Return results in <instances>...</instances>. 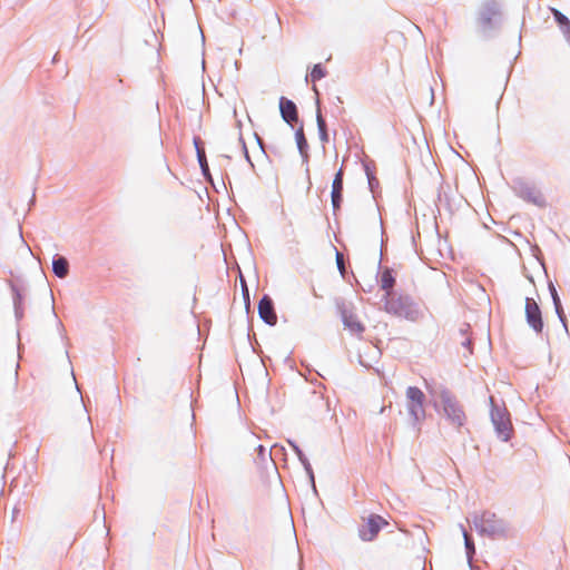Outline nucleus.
I'll use <instances>...</instances> for the list:
<instances>
[{"label":"nucleus","mask_w":570,"mask_h":570,"mask_svg":"<svg viewBox=\"0 0 570 570\" xmlns=\"http://www.w3.org/2000/svg\"><path fill=\"white\" fill-rule=\"evenodd\" d=\"M503 24L502 3L499 0H484L475 13V30L482 39H492Z\"/></svg>","instance_id":"f257e3e1"},{"label":"nucleus","mask_w":570,"mask_h":570,"mask_svg":"<svg viewBox=\"0 0 570 570\" xmlns=\"http://www.w3.org/2000/svg\"><path fill=\"white\" fill-rule=\"evenodd\" d=\"M406 410L415 425H420L426 416L424 402V393L416 386H410L406 389Z\"/></svg>","instance_id":"f03ea898"},{"label":"nucleus","mask_w":570,"mask_h":570,"mask_svg":"<svg viewBox=\"0 0 570 570\" xmlns=\"http://www.w3.org/2000/svg\"><path fill=\"white\" fill-rule=\"evenodd\" d=\"M440 404L442 406L443 413L454 426L461 428L464 424V411L450 393H440Z\"/></svg>","instance_id":"7ed1b4c3"},{"label":"nucleus","mask_w":570,"mask_h":570,"mask_svg":"<svg viewBox=\"0 0 570 570\" xmlns=\"http://www.w3.org/2000/svg\"><path fill=\"white\" fill-rule=\"evenodd\" d=\"M337 309L341 314L344 326L352 334H355L357 336L362 335V333L365 330V326L358 318L357 314L355 313L354 307L346 302H340L337 303Z\"/></svg>","instance_id":"20e7f679"},{"label":"nucleus","mask_w":570,"mask_h":570,"mask_svg":"<svg viewBox=\"0 0 570 570\" xmlns=\"http://www.w3.org/2000/svg\"><path fill=\"white\" fill-rule=\"evenodd\" d=\"M363 520L364 524L358 530V535L363 541H373L380 530L389 524V522L379 514H371Z\"/></svg>","instance_id":"39448f33"},{"label":"nucleus","mask_w":570,"mask_h":570,"mask_svg":"<svg viewBox=\"0 0 570 570\" xmlns=\"http://www.w3.org/2000/svg\"><path fill=\"white\" fill-rule=\"evenodd\" d=\"M525 317L528 324L537 332L541 333L543 330V321L541 309L533 298H525Z\"/></svg>","instance_id":"423d86ee"},{"label":"nucleus","mask_w":570,"mask_h":570,"mask_svg":"<svg viewBox=\"0 0 570 570\" xmlns=\"http://www.w3.org/2000/svg\"><path fill=\"white\" fill-rule=\"evenodd\" d=\"M491 417L498 434L503 441H508L511 432V422L508 413L505 411L493 410Z\"/></svg>","instance_id":"0eeeda50"},{"label":"nucleus","mask_w":570,"mask_h":570,"mask_svg":"<svg viewBox=\"0 0 570 570\" xmlns=\"http://www.w3.org/2000/svg\"><path fill=\"white\" fill-rule=\"evenodd\" d=\"M481 531L490 535L500 534L504 531V527L501 520L495 514L484 513L481 518Z\"/></svg>","instance_id":"6e6552de"},{"label":"nucleus","mask_w":570,"mask_h":570,"mask_svg":"<svg viewBox=\"0 0 570 570\" xmlns=\"http://www.w3.org/2000/svg\"><path fill=\"white\" fill-rule=\"evenodd\" d=\"M258 314L268 325H275L277 322V315L274 311L273 302L267 295H265L258 303Z\"/></svg>","instance_id":"1a4fd4ad"},{"label":"nucleus","mask_w":570,"mask_h":570,"mask_svg":"<svg viewBox=\"0 0 570 570\" xmlns=\"http://www.w3.org/2000/svg\"><path fill=\"white\" fill-rule=\"evenodd\" d=\"M331 198H332V205H333L334 210L340 209L341 203L343 199V170L342 169H340L336 173V175L333 179Z\"/></svg>","instance_id":"9d476101"},{"label":"nucleus","mask_w":570,"mask_h":570,"mask_svg":"<svg viewBox=\"0 0 570 570\" xmlns=\"http://www.w3.org/2000/svg\"><path fill=\"white\" fill-rule=\"evenodd\" d=\"M395 285V277L391 269H384L381 274V288L386 292V295H391V291Z\"/></svg>","instance_id":"9b49d317"},{"label":"nucleus","mask_w":570,"mask_h":570,"mask_svg":"<svg viewBox=\"0 0 570 570\" xmlns=\"http://www.w3.org/2000/svg\"><path fill=\"white\" fill-rule=\"evenodd\" d=\"M234 140H235L234 141L235 142V149L234 150L233 149H226L228 153H230L229 155H227V157L230 158L233 153H237L238 151L239 154L244 155V157L246 158V160L249 164H252L250 157L248 155L247 147H246L244 140H243V137H242L240 132H238V135L235 137Z\"/></svg>","instance_id":"f8f14e48"},{"label":"nucleus","mask_w":570,"mask_h":570,"mask_svg":"<svg viewBox=\"0 0 570 570\" xmlns=\"http://www.w3.org/2000/svg\"><path fill=\"white\" fill-rule=\"evenodd\" d=\"M52 269L59 278H65L69 272V264L65 257H59L53 261Z\"/></svg>","instance_id":"ddd939ff"},{"label":"nucleus","mask_w":570,"mask_h":570,"mask_svg":"<svg viewBox=\"0 0 570 570\" xmlns=\"http://www.w3.org/2000/svg\"><path fill=\"white\" fill-rule=\"evenodd\" d=\"M550 292H551V296H552L553 304H554V307H556V312L559 315V318L561 320V322L564 323L563 309H562L561 301L559 298V295L557 293L556 287L552 284H550Z\"/></svg>","instance_id":"4468645a"},{"label":"nucleus","mask_w":570,"mask_h":570,"mask_svg":"<svg viewBox=\"0 0 570 570\" xmlns=\"http://www.w3.org/2000/svg\"><path fill=\"white\" fill-rule=\"evenodd\" d=\"M283 119L294 127V124L298 121L297 109H279Z\"/></svg>","instance_id":"2eb2a0df"},{"label":"nucleus","mask_w":570,"mask_h":570,"mask_svg":"<svg viewBox=\"0 0 570 570\" xmlns=\"http://www.w3.org/2000/svg\"><path fill=\"white\" fill-rule=\"evenodd\" d=\"M316 120H317V126H318V131H320V138L322 141H327L328 137H327V131H326V124H325V120L321 114V109H317V114H316Z\"/></svg>","instance_id":"dca6fc26"},{"label":"nucleus","mask_w":570,"mask_h":570,"mask_svg":"<svg viewBox=\"0 0 570 570\" xmlns=\"http://www.w3.org/2000/svg\"><path fill=\"white\" fill-rule=\"evenodd\" d=\"M295 138H296V142H297L299 151L302 154H304L305 149L307 147V141L304 136L303 125H299V127L296 129Z\"/></svg>","instance_id":"f3484780"},{"label":"nucleus","mask_w":570,"mask_h":570,"mask_svg":"<svg viewBox=\"0 0 570 570\" xmlns=\"http://www.w3.org/2000/svg\"><path fill=\"white\" fill-rule=\"evenodd\" d=\"M324 76H325V71H324V68L322 67V65L321 63L315 65L311 71L312 80L313 81L318 80V79L323 78Z\"/></svg>","instance_id":"a211bd4d"},{"label":"nucleus","mask_w":570,"mask_h":570,"mask_svg":"<svg viewBox=\"0 0 570 570\" xmlns=\"http://www.w3.org/2000/svg\"><path fill=\"white\" fill-rule=\"evenodd\" d=\"M553 17H554V20H556L558 27L570 22L569 18L557 9H553Z\"/></svg>","instance_id":"6ab92c4d"},{"label":"nucleus","mask_w":570,"mask_h":570,"mask_svg":"<svg viewBox=\"0 0 570 570\" xmlns=\"http://www.w3.org/2000/svg\"><path fill=\"white\" fill-rule=\"evenodd\" d=\"M198 158H199V164L202 166L203 173H204V175L207 176L209 169H208V164L206 161L204 151L198 150Z\"/></svg>","instance_id":"aec40b11"},{"label":"nucleus","mask_w":570,"mask_h":570,"mask_svg":"<svg viewBox=\"0 0 570 570\" xmlns=\"http://www.w3.org/2000/svg\"><path fill=\"white\" fill-rule=\"evenodd\" d=\"M336 264L342 275L345 273L344 256L342 253L336 252Z\"/></svg>","instance_id":"412c9836"},{"label":"nucleus","mask_w":570,"mask_h":570,"mask_svg":"<svg viewBox=\"0 0 570 570\" xmlns=\"http://www.w3.org/2000/svg\"><path fill=\"white\" fill-rule=\"evenodd\" d=\"M559 29L566 38L567 42L570 45V21L563 26H560Z\"/></svg>","instance_id":"4be33fe9"},{"label":"nucleus","mask_w":570,"mask_h":570,"mask_svg":"<svg viewBox=\"0 0 570 570\" xmlns=\"http://www.w3.org/2000/svg\"><path fill=\"white\" fill-rule=\"evenodd\" d=\"M278 107H297V106L293 100H291L286 97H281L279 101H278Z\"/></svg>","instance_id":"5701e85b"},{"label":"nucleus","mask_w":570,"mask_h":570,"mask_svg":"<svg viewBox=\"0 0 570 570\" xmlns=\"http://www.w3.org/2000/svg\"><path fill=\"white\" fill-rule=\"evenodd\" d=\"M464 539H465V546H466V549L471 552H474V547H473V543L469 537V534L466 532H464Z\"/></svg>","instance_id":"b1692460"},{"label":"nucleus","mask_w":570,"mask_h":570,"mask_svg":"<svg viewBox=\"0 0 570 570\" xmlns=\"http://www.w3.org/2000/svg\"><path fill=\"white\" fill-rule=\"evenodd\" d=\"M386 308H387L389 311H394V313H399V314H401V313H402L401 311L395 309V308L390 304V302H387V303H386Z\"/></svg>","instance_id":"393cba45"},{"label":"nucleus","mask_w":570,"mask_h":570,"mask_svg":"<svg viewBox=\"0 0 570 570\" xmlns=\"http://www.w3.org/2000/svg\"><path fill=\"white\" fill-rule=\"evenodd\" d=\"M258 453L265 455V448L263 445H258Z\"/></svg>","instance_id":"a878e982"},{"label":"nucleus","mask_w":570,"mask_h":570,"mask_svg":"<svg viewBox=\"0 0 570 570\" xmlns=\"http://www.w3.org/2000/svg\"><path fill=\"white\" fill-rule=\"evenodd\" d=\"M315 102H316V107H320V100L317 97L315 98Z\"/></svg>","instance_id":"bb28decb"}]
</instances>
